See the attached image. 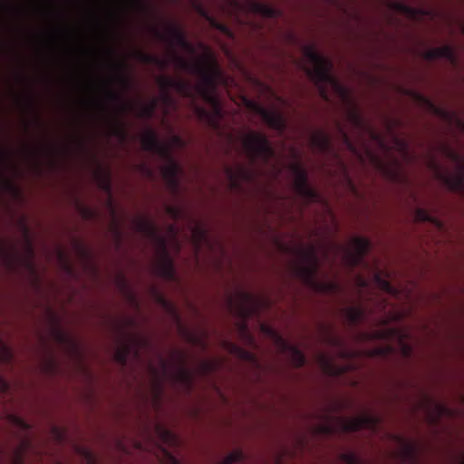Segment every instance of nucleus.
I'll return each mask as SVG.
<instances>
[{
    "mask_svg": "<svg viewBox=\"0 0 464 464\" xmlns=\"http://www.w3.org/2000/svg\"><path fill=\"white\" fill-rule=\"evenodd\" d=\"M201 235H202V232L200 231V229H198V236H199V237H201Z\"/></svg>",
    "mask_w": 464,
    "mask_h": 464,
    "instance_id": "62",
    "label": "nucleus"
},
{
    "mask_svg": "<svg viewBox=\"0 0 464 464\" xmlns=\"http://www.w3.org/2000/svg\"><path fill=\"white\" fill-rule=\"evenodd\" d=\"M176 364L169 373L174 385L187 392H190L194 387V376L191 370L187 366V356L182 351L173 352Z\"/></svg>",
    "mask_w": 464,
    "mask_h": 464,
    "instance_id": "11",
    "label": "nucleus"
},
{
    "mask_svg": "<svg viewBox=\"0 0 464 464\" xmlns=\"http://www.w3.org/2000/svg\"><path fill=\"white\" fill-rule=\"evenodd\" d=\"M170 60L177 70L184 72H192L197 70L198 76V92L203 95V55H199L197 63L194 64L192 61L178 54L175 51L170 52Z\"/></svg>",
    "mask_w": 464,
    "mask_h": 464,
    "instance_id": "13",
    "label": "nucleus"
},
{
    "mask_svg": "<svg viewBox=\"0 0 464 464\" xmlns=\"http://www.w3.org/2000/svg\"><path fill=\"white\" fill-rule=\"evenodd\" d=\"M166 213L174 220H179L186 215L185 209L180 205H167Z\"/></svg>",
    "mask_w": 464,
    "mask_h": 464,
    "instance_id": "28",
    "label": "nucleus"
},
{
    "mask_svg": "<svg viewBox=\"0 0 464 464\" xmlns=\"http://www.w3.org/2000/svg\"><path fill=\"white\" fill-rule=\"evenodd\" d=\"M208 332L207 327L205 326V352L207 351V348H208ZM204 367H205V377H206L208 375V373L209 372H211V370H212V363L206 355H205Z\"/></svg>",
    "mask_w": 464,
    "mask_h": 464,
    "instance_id": "36",
    "label": "nucleus"
},
{
    "mask_svg": "<svg viewBox=\"0 0 464 464\" xmlns=\"http://www.w3.org/2000/svg\"><path fill=\"white\" fill-rule=\"evenodd\" d=\"M5 185L12 189H16L14 185L10 180H5Z\"/></svg>",
    "mask_w": 464,
    "mask_h": 464,
    "instance_id": "51",
    "label": "nucleus"
},
{
    "mask_svg": "<svg viewBox=\"0 0 464 464\" xmlns=\"http://www.w3.org/2000/svg\"><path fill=\"white\" fill-rule=\"evenodd\" d=\"M153 33L159 40L167 43L171 49H174L176 46L181 48L188 47V43L186 39L185 33L178 24H172L167 25L166 31L164 33L160 32L157 28H154Z\"/></svg>",
    "mask_w": 464,
    "mask_h": 464,
    "instance_id": "14",
    "label": "nucleus"
},
{
    "mask_svg": "<svg viewBox=\"0 0 464 464\" xmlns=\"http://www.w3.org/2000/svg\"><path fill=\"white\" fill-rule=\"evenodd\" d=\"M343 314L348 324L352 326L359 324L365 317L364 310L361 306L345 307Z\"/></svg>",
    "mask_w": 464,
    "mask_h": 464,
    "instance_id": "21",
    "label": "nucleus"
},
{
    "mask_svg": "<svg viewBox=\"0 0 464 464\" xmlns=\"http://www.w3.org/2000/svg\"><path fill=\"white\" fill-rule=\"evenodd\" d=\"M223 345L227 352L232 356L241 361L247 362L257 368H261L260 362L256 355L252 352L247 351L243 347L239 346L238 344L227 340L224 341Z\"/></svg>",
    "mask_w": 464,
    "mask_h": 464,
    "instance_id": "18",
    "label": "nucleus"
},
{
    "mask_svg": "<svg viewBox=\"0 0 464 464\" xmlns=\"http://www.w3.org/2000/svg\"><path fill=\"white\" fill-rule=\"evenodd\" d=\"M207 204V197L205 196V205ZM204 242H205V251L210 247V242H209V238H208V225H207V217L205 216V239H204ZM207 262L205 261V264Z\"/></svg>",
    "mask_w": 464,
    "mask_h": 464,
    "instance_id": "41",
    "label": "nucleus"
},
{
    "mask_svg": "<svg viewBox=\"0 0 464 464\" xmlns=\"http://www.w3.org/2000/svg\"><path fill=\"white\" fill-rule=\"evenodd\" d=\"M128 324H134V320H132V319H128Z\"/></svg>",
    "mask_w": 464,
    "mask_h": 464,
    "instance_id": "57",
    "label": "nucleus"
},
{
    "mask_svg": "<svg viewBox=\"0 0 464 464\" xmlns=\"http://www.w3.org/2000/svg\"><path fill=\"white\" fill-rule=\"evenodd\" d=\"M164 433H165V435H166V436H168V437H171V434H170V432H169V431H168V430H164Z\"/></svg>",
    "mask_w": 464,
    "mask_h": 464,
    "instance_id": "56",
    "label": "nucleus"
},
{
    "mask_svg": "<svg viewBox=\"0 0 464 464\" xmlns=\"http://www.w3.org/2000/svg\"><path fill=\"white\" fill-rule=\"evenodd\" d=\"M198 13L200 15H203V8L201 6L198 7Z\"/></svg>",
    "mask_w": 464,
    "mask_h": 464,
    "instance_id": "54",
    "label": "nucleus"
},
{
    "mask_svg": "<svg viewBox=\"0 0 464 464\" xmlns=\"http://www.w3.org/2000/svg\"><path fill=\"white\" fill-rule=\"evenodd\" d=\"M148 345L149 340L147 337L133 333L127 334L124 338L119 340L114 353V360L121 366L125 367L130 356L139 359L140 349Z\"/></svg>",
    "mask_w": 464,
    "mask_h": 464,
    "instance_id": "9",
    "label": "nucleus"
},
{
    "mask_svg": "<svg viewBox=\"0 0 464 464\" xmlns=\"http://www.w3.org/2000/svg\"><path fill=\"white\" fill-rule=\"evenodd\" d=\"M159 83L165 92L171 89L185 97L191 95L190 82L181 77L161 76L159 79Z\"/></svg>",
    "mask_w": 464,
    "mask_h": 464,
    "instance_id": "17",
    "label": "nucleus"
},
{
    "mask_svg": "<svg viewBox=\"0 0 464 464\" xmlns=\"http://www.w3.org/2000/svg\"><path fill=\"white\" fill-rule=\"evenodd\" d=\"M204 456H207V450H204Z\"/></svg>",
    "mask_w": 464,
    "mask_h": 464,
    "instance_id": "64",
    "label": "nucleus"
},
{
    "mask_svg": "<svg viewBox=\"0 0 464 464\" xmlns=\"http://www.w3.org/2000/svg\"><path fill=\"white\" fill-rule=\"evenodd\" d=\"M135 57L142 63L154 64L161 69H165L169 65L168 60L161 59L154 54H150L143 51H136Z\"/></svg>",
    "mask_w": 464,
    "mask_h": 464,
    "instance_id": "22",
    "label": "nucleus"
},
{
    "mask_svg": "<svg viewBox=\"0 0 464 464\" xmlns=\"http://www.w3.org/2000/svg\"><path fill=\"white\" fill-rule=\"evenodd\" d=\"M251 8L254 12L261 14L262 16L267 17V18H275L279 15V11L276 10L274 6L258 2V1H253L251 3Z\"/></svg>",
    "mask_w": 464,
    "mask_h": 464,
    "instance_id": "23",
    "label": "nucleus"
},
{
    "mask_svg": "<svg viewBox=\"0 0 464 464\" xmlns=\"http://www.w3.org/2000/svg\"><path fill=\"white\" fill-rule=\"evenodd\" d=\"M371 249V242L366 237H353L348 246H342L343 258L350 268L366 266L365 256Z\"/></svg>",
    "mask_w": 464,
    "mask_h": 464,
    "instance_id": "10",
    "label": "nucleus"
},
{
    "mask_svg": "<svg viewBox=\"0 0 464 464\" xmlns=\"http://www.w3.org/2000/svg\"><path fill=\"white\" fill-rule=\"evenodd\" d=\"M323 429L324 430V432H326V433H331L332 432V428L329 427V426H325Z\"/></svg>",
    "mask_w": 464,
    "mask_h": 464,
    "instance_id": "52",
    "label": "nucleus"
},
{
    "mask_svg": "<svg viewBox=\"0 0 464 464\" xmlns=\"http://www.w3.org/2000/svg\"><path fill=\"white\" fill-rule=\"evenodd\" d=\"M153 292L158 302L173 315L177 323L179 324L180 317L176 306L170 301L167 300L156 288H153Z\"/></svg>",
    "mask_w": 464,
    "mask_h": 464,
    "instance_id": "25",
    "label": "nucleus"
},
{
    "mask_svg": "<svg viewBox=\"0 0 464 464\" xmlns=\"http://www.w3.org/2000/svg\"><path fill=\"white\" fill-rule=\"evenodd\" d=\"M444 182L454 191L464 189V175L462 173L448 174L444 177Z\"/></svg>",
    "mask_w": 464,
    "mask_h": 464,
    "instance_id": "24",
    "label": "nucleus"
},
{
    "mask_svg": "<svg viewBox=\"0 0 464 464\" xmlns=\"http://www.w3.org/2000/svg\"><path fill=\"white\" fill-rule=\"evenodd\" d=\"M155 385H156V388L158 390V393L160 394L161 392V391H162V383H161V382L157 381Z\"/></svg>",
    "mask_w": 464,
    "mask_h": 464,
    "instance_id": "50",
    "label": "nucleus"
},
{
    "mask_svg": "<svg viewBox=\"0 0 464 464\" xmlns=\"http://www.w3.org/2000/svg\"><path fill=\"white\" fill-rule=\"evenodd\" d=\"M141 145L144 150L155 153L166 162L161 169L163 179L170 193L179 195L181 188L179 175L182 169L172 156L171 146L161 142L152 129L145 130L141 137Z\"/></svg>",
    "mask_w": 464,
    "mask_h": 464,
    "instance_id": "3",
    "label": "nucleus"
},
{
    "mask_svg": "<svg viewBox=\"0 0 464 464\" xmlns=\"http://www.w3.org/2000/svg\"><path fill=\"white\" fill-rule=\"evenodd\" d=\"M107 95H108L110 100H111L112 102H117V103L120 104L121 112H125L129 109V104H127L123 101L122 95L120 94L119 92H117L113 91V90L109 89L107 91Z\"/></svg>",
    "mask_w": 464,
    "mask_h": 464,
    "instance_id": "30",
    "label": "nucleus"
},
{
    "mask_svg": "<svg viewBox=\"0 0 464 464\" xmlns=\"http://www.w3.org/2000/svg\"><path fill=\"white\" fill-rule=\"evenodd\" d=\"M162 365H163V368H164L165 372H167V362H162Z\"/></svg>",
    "mask_w": 464,
    "mask_h": 464,
    "instance_id": "55",
    "label": "nucleus"
},
{
    "mask_svg": "<svg viewBox=\"0 0 464 464\" xmlns=\"http://www.w3.org/2000/svg\"><path fill=\"white\" fill-rule=\"evenodd\" d=\"M131 4L138 8H147V6L139 0H131Z\"/></svg>",
    "mask_w": 464,
    "mask_h": 464,
    "instance_id": "47",
    "label": "nucleus"
},
{
    "mask_svg": "<svg viewBox=\"0 0 464 464\" xmlns=\"http://www.w3.org/2000/svg\"><path fill=\"white\" fill-rule=\"evenodd\" d=\"M261 303V300L253 294L245 291H240L237 294L236 300L229 301L231 308L241 319V322L238 324L239 333L250 344L255 343V339L250 334L246 321L258 313Z\"/></svg>",
    "mask_w": 464,
    "mask_h": 464,
    "instance_id": "7",
    "label": "nucleus"
},
{
    "mask_svg": "<svg viewBox=\"0 0 464 464\" xmlns=\"http://www.w3.org/2000/svg\"><path fill=\"white\" fill-rule=\"evenodd\" d=\"M326 342L334 347L343 348L344 343L341 337L337 336L331 330H328L325 336Z\"/></svg>",
    "mask_w": 464,
    "mask_h": 464,
    "instance_id": "33",
    "label": "nucleus"
},
{
    "mask_svg": "<svg viewBox=\"0 0 464 464\" xmlns=\"http://www.w3.org/2000/svg\"><path fill=\"white\" fill-rule=\"evenodd\" d=\"M295 160L288 165V169L294 177L293 186L296 194L306 203L321 202V195L309 184L308 173L304 166L295 152Z\"/></svg>",
    "mask_w": 464,
    "mask_h": 464,
    "instance_id": "8",
    "label": "nucleus"
},
{
    "mask_svg": "<svg viewBox=\"0 0 464 464\" xmlns=\"http://www.w3.org/2000/svg\"><path fill=\"white\" fill-rule=\"evenodd\" d=\"M211 50L205 43V106L208 104H214L216 113L221 115V108L218 101L214 99L211 94V89L217 85L226 86L227 84L228 78L219 68L218 65L210 66ZM211 117L208 111L205 108V127L210 124Z\"/></svg>",
    "mask_w": 464,
    "mask_h": 464,
    "instance_id": "6",
    "label": "nucleus"
},
{
    "mask_svg": "<svg viewBox=\"0 0 464 464\" xmlns=\"http://www.w3.org/2000/svg\"><path fill=\"white\" fill-rule=\"evenodd\" d=\"M116 79L118 81V82L125 89V90H128L130 88L131 86V81L130 79L123 74L122 72H119L116 75Z\"/></svg>",
    "mask_w": 464,
    "mask_h": 464,
    "instance_id": "35",
    "label": "nucleus"
},
{
    "mask_svg": "<svg viewBox=\"0 0 464 464\" xmlns=\"http://www.w3.org/2000/svg\"><path fill=\"white\" fill-rule=\"evenodd\" d=\"M88 455H89V459H90V460H92V455H91L90 453H88Z\"/></svg>",
    "mask_w": 464,
    "mask_h": 464,
    "instance_id": "63",
    "label": "nucleus"
},
{
    "mask_svg": "<svg viewBox=\"0 0 464 464\" xmlns=\"http://www.w3.org/2000/svg\"><path fill=\"white\" fill-rule=\"evenodd\" d=\"M376 280L380 284L383 290H385L386 292H388L390 294H393L395 292V289L393 288V286L387 280L381 278L380 276H376Z\"/></svg>",
    "mask_w": 464,
    "mask_h": 464,
    "instance_id": "38",
    "label": "nucleus"
},
{
    "mask_svg": "<svg viewBox=\"0 0 464 464\" xmlns=\"http://www.w3.org/2000/svg\"><path fill=\"white\" fill-rule=\"evenodd\" d=\"M255 111L271 129L281 133L285 130L286 121L279 111L269 110L261 105H255Z\"/></svg>",
    "mask_w": 464,
    "mask_h": 464,
    "instance_id": "16",
    "label": "nucleus"
},
{
    "mask_svg": "<svg viewBox=\"0 0 464 464\" xmlns=\"http://www.w3.org/2000/svg\"><path fill=\"white\" fill-rule=\"evenodd\" d=\"M169 464H181L180 461L174 456L169 455Z\"/></svg>",
    "mask_w": 464,
    "mask_h": 464,
    "instance_id": "48",
    "label": "nucleus"
},
{
    "mask_svg": "<svg viewBox=\"0 0 464 464\" xmlns=\"http://www.w3.org/2000/svg\"><path fill=\"white\" fill-rule=\"evenodd\" d=\"M339 131L341 135L343 136V139L345 142V144L351 149L353 150V145L351 142V140L348 136V134L344 131L343 128L341 125H338Z\"/></svg>",
    "mask_w": 464,
    "mask_h": 464,
    "instance_id": "40",
    "label": "nucleus"
},
{
    "mask_svg": "<svg viewBox=\"0 0 464 464\" xmlns=\"http://www.w3.org/2000/svg\"><path fill=\"white\" fill-rule=\"evenodd\" d=\"M169 228H170V230H171V231H174V230H175L174 226H170V227H169Z\"/></svg>",
    "mask_w": 464,
    "mask_h": 464,
    "instance_id": "59",
    "label": "nucleus"
},
{
    "mask_svg": "<svg viewBox=\"0 0 464 464\" xmlns=\"http://www.w3.org/2000/svg\"><path fill=\"white\" fill-rule=\"evenodd\" d=\"M402 449L401 455L404 460H412L415 461L416 458V446L410 441L405 440L404 439H401Z\"/></svg>",
    "mask_w": 464,
    "mask_h": 464,
    "instance_id": "26",
    "label": "nucleus"
},
{
    "mask_svg": "<svg viewBox=\"0 0 464 464\" xmlns=\"http://www.w3.org/2000/svg\"><path fill=\"white\" fill-rule=\"evenodd\" d=\"M244 459H245L244 453L241 450H234L232 452H230L229 454H227L222 459L220 464H235V463H239V462H242L244 460Z\"/></svg>",
    "mask_w": 464,
    "mask_h": 464,
    "instance_id": "29",
    "label": "nucleus"
},
{
    "mask_svg": "<svg viewBox=\"0 0 464 464\" xmlns=\"http://www.w3.org/2000/svg\"><path fill=\"white\" fill-rule=\"evenodd\" d=\"M415 218L418 221H421V222L428 221V222H431V223L435 224L438 227H441V224L440 221L436 220V218H433L428 210L421 208H418L416 209Z\"/></svg>",
    "mask_w": 464,
    "mask_h": 464,
    "instance_id": "27",
    "label": "nucleus"
},
{
    "mask_svg": "<svg viewBox=\"0 0 464 464\" xmlns=\"http://www.w3.org/2000/svg\"><path fill=\"white\" fill-rule=\"evenodd\" d=\"M320 360L324 371L330 375H336L339 373V370L333 364L330 358L326 355H320Z\"/></svg>",
    "mask_w": 464,
    "mask_h": 464,
    "instance_id": "32",
    "label": "nucleus"
},
{
    "mask_svg": "<svg viewBox=\"0 0 464 464\" xmlns=\"http://www.w3.org/2000/svg\"><path fill=\"white\" fill-rule=\"evenodd\" d=\"M139 168L148 177H151L152 176V174H153L152 170L146 164H140V165H139Z\"/></svg>",
    "mask_w": 464,
    "mask_h": 464,
    "instance_id": "44",
    "label": "nucleus"
},
{
    "mask_svg": "<svg viewBox=\"0 0 464 464\" xmlns=\"http://www.w3.org/2000/svg\"><path fill=\"white\" fill-rule=\"evenodd\" d=\"M173 143L179 146H183V140L180 137L174 135L172 137Z\"/></svg>",
    "mask_w": 464,
    "mask_h": 464,
    "instance_id": "46",
    "label": "nucleus"
},
{
    "mask_svg": "<svg viewBox=\"0 0 464 464\" xmlns=\"http://www.w3.org/2000/svg\"><path fill=\"white\" fill-rule=\"evenodd\" d=\"M204 151H205V155L207 154L208 152V148H207V144L205 143V149H204Z\"/></svg>",
    "mask_w": 464,
    "mask_h": 464,
    "instance_id": "58",
    "label": "nucleus"
},
{
    "mask_svg": "<svg viewBox=\"0 0 464 464\" xmlns=\"http://www.w3.org/2000/svg\"><path fill=\"white\" fill-rule=\"evenodd\" d=\"M243 150L250 165L237 163L226 166L225 174L229 188L240 192L243 184L252 182L256 175L253 166L257 162L267 164L275 157V150L269 139L263 133L250 130L243 136Z\"/></svg>",
    "mask_w": 464,
    "mask_h": 464,
    "instance_id": "2",
    "label": "nucleus"
},
{
    "mask_svg": "<svg viewBox=\"0 0 464 464\" xmlns=\"http://www.w3.org/2000/svg\"><path fill=\"white\" fill-rule=\"evenodd\" d=\"M423 57L428 61L444 58L453 65L457 63V56L454 49L452 46L448 44L440 47L430 48L425 51Z\"/></svg>",
    "mask_w": 464,
    "mask_h": 464,
    "instance_id": "19",
    "label": "nucleus"
},
{
    "mask_svg": "<svg viewBox=\"0 0 464 464\" xmlns=\"http://www.w3.org/2000/svg\"><path fill=\"white\" fill-rule=\"evenodd\" d=\"M14 464H24L23 459H22V458L20 456V453L16 454V457H15V459H14Z\"/></svg>",
    "mask_w": 464,
    "mask_h": 464,
    "instance_id": "49",
    "label": "nucleus"
},
{
    "mask_svg": "<svg viewBox=\"0 0 464 464\" xmlns=\"http://www.w3.org/2000/svg\"><path fill=\"white\" fill-rule=\"evenodd\" d=\"M156 107V101H151L149 103L143 104L139 111V116L144 119H150L155 112Z\"/></svg>",
    "mask_w": 464,
    "mask_h": 464,
    "instance_id": "31",
    "label": "nucleus"
},
{
    "mask_svg": "<svg viewBox=\"0 0 464 464\" xmlns=\"http://www.w3.org/2000/svg\"><path fill=\"white\" fill-rule=\"evenodd\" d=\"M399 8L404 12H407V13H410V14H414L415 13V10H413L412 8H410L408 7L407 5H402V4H400L399 5Z\"/></svg>",
    "mask_w": 464,
    "mask_h": 464,
    "instance_id": "45",
    "label": "nucleus"
},
{
    "mask_svg": "<svg viewBox=\"0 0 464 464\" xmlns=\"http://www.w3.org/2000/svg\"><path fill=\"white\" fill-rule=\"evenodd\" d=\"M135 229L149 239L155 241L160 252L156 269L158 275L168 280L176 281L174 263L167 249L166 239L160 235L158 226L150 218L139 217L134 219Z\"/></svg>",
    "mask_w": 464,
    "mask_h": 464,
    "instance_id": "4",
    "label": "nucleus"
},
{
    "mask_svg": "<svg viewBox=\"0 0 464 464\" xmlns=\"http://www.w3.org/2000/svg\"><path fill=\"white\" fill-rule=\"evenodd\" d=\"M431 164L434 166V168H437L436 162L432 161Z\"/></svg>",
    "mask_w": 464,
    "mask_h": 464,
    "instance_id": "60",
    "label": "nucleus"
},
{
    "mask_svg": "<svg viewBox=\"0 0 464 464\" xmlns=\"http://www.w3.org/2000/svg\"><path fill=\"white\" fill-rule=\"evenodd\" d=\"M82 214L83 218H85L87 219L93 218L96 215L94 210H92L89 208H86V207L82 208Z\"/></svg>",
    "mask_w": 464,
    "mask_h": 464,
    "instance_id": "42",
    "label": "nucleus"
},
{
    "mask_svg": "<svg viewBox=\"0 0 464 464\" xmlns=\"http://www.w3.org/2000/svg\"><path fill=\"white\" fill-rule=\"evenodd\" d=\"M304 56L306 62L310 64L309 67H304V70L310 80L318 88L322 98L325 101L329 100L327 92L328 86L338 92L343 99L347 100L350 103V108L347 111L349 121L356 129L368 131L373 140L382 144L383 140L382 137L366 122L358 106L351 100L348 90L333 75L332 62L320 54L313 45L304 46Z\"/></svg>",
    "mask_w": 464,
    "mask_h": 464,
    "instance_id": "1",
    "label": "nucleus"
},
{
    "mask_svg": "<svg viewBox=\"0 0 464 464\" xmlns=\"http://www.w3.org/2000/svg\"><path fill=\"white\" fill-rule=\"evenodd\" d=\"M311 146L321 153H327L332 150V141L330 136L323 131H314L310 136Z\"/></svg>",
    "mask_w": 464,
    "mask_h": 464,
    "instance_id": "20",
    "label": "nucleus"
},
{
    "mask_svg": "<svg viewBox=\"0 0 464 464\" xmlns=\"http://www.w3.org/2000/svg\"><path fill=\"white\" fill-rule=\"evenodd\" d=\"M299 263L295 266L296 275L307 285L312 286L318 285L325 292L337 293L340 291V285L336 282H327L319 285L316 281L320 267V261L314 246L300 247L298 249Z\"/></svg>",
    "mask_w": 464,
    "mask_h": 464,
    "instance_id": "5",
    "label": "nucleus"
},
{
    "mask_svg": "<svg viewBox=\"0 0 464 464\" xmlns=\"http://www.w3.org/2000/svg\"><path fill=\"white\" fill-rule=\"evenodd\" d=\"M380 423L378 417L371 414H363L358 417L344 419L342 420V429L346 432H355L362 429L375 430Z\"/></svg>",
    "mask_w": 464,
    "mask_h": 464,
    "instance_id": "15",
    "label": "nucleus"
},
{
    "mask_svg": "<svg viewBox=\"0 0 464 464\" xmlns=\"http://www.w3.org/2000/svg\"><path fill=\"white\" fill-rule=\"evenodd\" d=\"M198 117H199L200 119H202V118H203V109H200V108H199V109L198 110Z\"/></svg>",
    "mask_w": 464,
    "mask_h": 464,
    "instance_id": "53",
    "label": "nucleus"
},
{
    "mask_svg": "<svg viewBox=\"0 0 464 464\" xmlns=\"http://www.w3.org/2000/svg\"><path fill=\"white\" fill-rule=\"evenodd\" d=\"M60 256H61L62 258H65L63 253H60Z\"/></svg>",
    "mask_w": 464,
    "mask_h": 464,
    "instance_id": "61",
    "label": "nucleus"
},
{
    "mask_svg": "<svg viewBox=\"0 0 464 464\" xmlns=\"http://www.w3.org/2000/svg\"><path fill=\"white\" fill-rule=\"evenodd\" d=\"M342 458L347 464H358V458L353 453H344Z\"/></svg>",
    "mask_w": 464,
    "mask_h": 464,
    "instance_id": "39",
    "label": "nucleus"
},
{
    "mask_svg": "<svg viewBox=\"0 0 464 464\" xmlns=\"http://www.w3.org/2000/svg\"><path fill=\"white\" fill-rule=\"evenodd\" d=\"M0 349L3 352V354H0V359H9L11 357L10 351L2 342H0Z\"/></svg>",
    "mask_w": 464,
    "mask_h": 464,
    "instance_id": "43",
    "label": "nucleus"
},
{
    "mask_svg": "<svg viewBox=\"0 0 464 464\" xmlns=\"http://www.w3.org/2000/svg\"><path fill=\"white\" fill-rule=\"evenodd\" d=\"M262 329L265 333H266L276 340L281 351L287 354V357L289 358L294 367L300 368L304 365L306 362L305 356L298 347L285 340L273 328L266 325H263Z\"/></svg>",
    "mask_w": 464,
    "mask_h": 464,
    "instance_id": "12",
    "label": "nucleus"
},
{
    "mask_svg": "<svg viewBox=\"0 0 464 464\" xmlns=\"http://www.w3.org/2000/svg\"><path fill=\"white\" fill-rule=\"evenodd\" d=\"M98 177H99V185H100L101 188H102L104 191H106L108 193H111V184L110 175L102 173V172H99Z\"/></svg>",
    "mask_w": 464,
    "mask_h": 464,
    "instance_id": "34",
    "label": "nucleus"
},
{
    "mask_svg": "<svg viewBox=\"0 0 464 464\" xmlns=\"http://www.w3.org/2000/svg\"><path fill=\"white\" fill-rule=\"evenodd\" d=\"M113 134L121 140H125L127 137L126 130L119 120L115 121V127L113 129Z\"/></svg>",
    "mask_w": 464,
    "mask_h": 464,
    "instance_id": "37",
    "label": "nucleus"
}]
</instances>
